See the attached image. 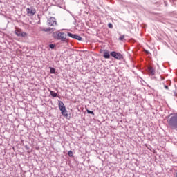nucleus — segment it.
<instances>
[{
  "mask_svg": "<svg viewBox=\"0 0 177 177\" xmlns=\"http://www.w3.org/2000/svg\"><path fill=\"white\" fill-rule=\"evenodd\" d=\"M50 93L51 95V96H53V97H56L57 96V93H56L55 91H50Z\"/></svg>",
  "mask_w": 177,
  "mask_h": 177,
  "instance_id": "11",
  "label": "nucleus"
},
{
  "mask_svg": "<svg viewBox=\"0 0 177 177\" xmlns=\"http://www.w3.org/2000/svg\"><path fill=\"white\" fill-rule=\"evenodd\" d=\"M176 177H177V172L176 173Z\"/></svg>",
  "mask_w": 177,
  "mask_h": 177,
  "instance_id": "20",
  "label": "nucleus"
},
{
  "mask_svg": "<svg viewBox=\"0 0 177 177\" xmlns=\"http://www.w3.org/2000/svg\"><path fill=\"white\" fill-rule=\"evenodd\" d=\"M109 27L110 28H113V25H112L111 24H109Z\"/></svg>",
  "mask_w": 177,
  "mask_h": 177,
  "instance_id": "18",
  "label": "nucleus"
},
{
  "mask_svg": "<svg viewBox=\"0 0 177 177\" xmlns=\"http://www.w3.org/2000/svg\"><path fill=\"white\" fill-rule=\"evenodd\" d=\"M50 74H55V73H56V69H55L54 68L50 67Z\"/></svg>",
  "mask_w": 177,
  "mask_h": 177,
  "instance_id": "12",
  "label": "nucleus"
},
{
  "mask_svg": "<svg viewBox=\"0 0 177 177\" xmlns=\"http://www.w3.org/2000/svg\"><path fill=\"white\" fill-rule=\"evenodd\" d=\"M53 38L57 39L58 41H62V42H68V39H67V35L62 32H55L53 34Z\"/></svg>",
  "mask_w": 177,
  "mask_h": 177,
  "instance_id": "2",
  "label": "nucleus"
},
{
  "mask_svg": "<svg viewBox=\"0 0 177 177\" xmlns=\"http://www.w3.org/2000/svg\"><path fill=\"white\" fill-rule=\"evenodd\" d=\"M42 31H45L46 32H48V31H50V28L43 29Z\"/></svg>",
  "mask_w": 177,
  "mask_h": 177,
  "instance_id": "16",
  "label": "nucleus"
},
{
  "mask_svg": "<svg viewBox=\"0 0 177 177\" xmlns=\"http://www.w3.org/2000/svg\"><path fill=\"white\" fill-rule=\"evenodd\" d=\"M168 127L170 129L177 130V113L170 114L167 120Z\"/></svg>",
  "mask_w": 177,
  "mask_h": 177,
  "instance_id": "1",
  "label": "nucleus"
},
{
  "mask_svg": "<svg viewBox=\"0 0 177 177\" xmlns=\"http://www.w3.org/2000/svg\"><path fill=\"white\" fill-rule=\"evenodd\" d=\"M110 55L116 60H122L124 59V56L120 53H117L115 51L111 52Z\"/></svg>",
  "mask_w": 177,
  "mask_h": 177,
  "instance_id": "4",
  "label": "nucleus"
},
{
  "mask_svg": "<svg viewBox=\"0 0 177 177\" xmlns=\"http://www.w3.org/2000/svg\"><path fill=\"white\" fill-rule=\"evenodd\" d=\"M165 89H168V86L165 85Z\"/></svg>",
  "mask_w": 177,
  "mask_h": 177,
  "instance_id": "19",
  "label": "nucleus"
},
{
  "mask_svg": "<svg viewBox=\"0 0 177 177\" xmlns=\"http://www.w3.org/2000/svg\"><path fill=\"white\" fill-rule=\"evenodd\" d=\"M87 113L88 114H92L93 115H95V113H93L92 111L87 110Z\"/></svg>",
  "mask_w": 177,
  "mask_h": 177,
  "instance_id": "14",
  "label": "nucleus"
},
{
  "mask_svg": "<svg viewBox=\"0 0 177 177\" xmlns=\"http://www.w3.org/2000/svg\"><path fill=\"white\" fill-rule=\"evenodd\" d=\"M148 71H149V73L151 74H152V75H154L155 71L153 68V67H151V66L148 67Z\"/></svg>",
  "mask_w": 177,
  "mask_h": 177,
  "instance_id": "9",
  "label": "nucleus"
},
{
  "mask_svg": "<svg viewBox=\"0 0 177 177\" xmlns=\"http://www.w3.org/2000/svg\"><path fill=\"white\" fill-rule=\"evenodd\" d=\"M68 37H70L71 38H74L75 39H77V41H82V37L81 36H78L77 35H73L72 33L68 32Z\"/></svg>",
  "mask_w": 177,
  "mask_h": 177,
  "instance_id": "7",
  "label": "nucleus"
},
{
  "mask_svg": "<svg viewBox=\"0 0 177 177\" xmlns=\"http://www.w3.org/2000/svg\"><path fill=\"white\" fill-rule=\"evenodd\" d=\"M55 46H55V44H50L49 45V48H50V49H55Z\"/></svg>",
  "mask_w": 177,
  "mask_h": 177,
  "instance_id": "15",
  "label": "nucleus"
},
{
  "mask_svg": "<svg viewBox=\"0 0 177 177\" xmlns=\"http://www.w3.org/2000/svg\"><path fill=\"white\" fill-rule=\"evenodd\" d=\"M68 155L69 156V157H73V151H69L68 152Z\"/></svg>",
  "mask_w": 177,
  "mask_h": 177,
  "instance_id": "13",
  "label": "nucleus"
},
{
  "mask_svg": "<svg viewBox=\"0 0 177 177\" xmlns=\"http://www.w3.org/2000/svg\"><path fill=\"white\" fill-rule=\"evenodd\" d=\"M58 106H59V109L61 111V114H62V115L64 117H68V113H67V110L66 109L64 103H63V102H62V101H59Z\"/></svg>",
  "mask_w": 177,
  "mask_h": 177,
  "instance_id": "3",
  "label": "nucleus"
},
{
  "mask_svg": "<svg viewBox=\"0 0 177 177\" xmlns=\"http://www.w3.org/2000/svg\"><path fill=\"white\" fill-rule=\"evenodd\" d=\"M15 34H16L17 37H23L24 38L27 37V33L22 32L20 29L15 30Z\"/></svg>",
  "mask_w": 177,
  "mask_h": 177,
  "instance_id": "6",
  "label": "nucleus"
},
{
  "mask_svg": "<svg viewBox=\"0 0 177 177\" xmlns=\"http://www.w3.org/2000/svg\"><path fill=\"white\" fill-rule=\"evenodd\" d=\"M48 26H57V22L56 21V18L51 17L50 19L48 20Z\"/></svg>",
  "mask_w": 177,
  "mask_h": 177,
  "instance_id": "5",
  "label": "nucleus"
},
{
  "mask_svg": "<svg viewBox=\"0 0 177 177\" xmlns=\"http://www.w3.org/2000/svg\"><path fill=\"white\" fill-rule=\"evenodd\" d=\"M26 12H27L28 16H34V15H35V13H37V11L35 10V9L31 10L30 8H27Z\"/></svg>",
  "mask_w": 177,
  "mask_h": 177,
  "instance_id": "8",
  "label": "nucleus"
},
{
  "mask_svg": "<svg viewBox=\"0 0 177 177\" xmlns=\"http://www.w3.org/2000/svg\"><path fill=\"white\" fill-rule=\"evenodd\" d=\"M104 59H110V54L109 53V52L104 53Z\"/></svg>",
  "mask_w": 177,
  "mask_h": 177,
  "instance_id": "10",
  "label": "nucleus"
},
{
  "mask_svg": "<svg viewBox=\"0 0 177 177\" xmlns=\"http://www.w3.org/2000/svg\"><path fill=\"white\" fill-rule=\"evenodd\" d=\"M146 53H149V51H146Z\"/></svg>",
  "mask_w": 177,
  "mask_h": 177,
  "instance_id": "21",
  "label": "nucleus"
},
{
  "mask_svg": "<svg viewBox=\"0 0 177 177\" xmlns=\"http://www.w3.org/2000/svg\"><path fill=\"white\" fill-rule=\"evenodd\" d=\"M124 38H125V36H124V35L120 36V37H119V40H120V41H122V39H124Z\"/></svg>",
  "mask_w": 177,
  "mask_h": 177,
  "instance_id": "17",
  "label": "nucleus"
}]
</instances>
